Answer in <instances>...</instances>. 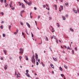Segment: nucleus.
Listing matches in <instances>:
<instances>
[{
	"mask_svg": "<svg viewBox=\"0 0 79 79\" xmlns=\"http://www.w3.org/2000/svg\"><path fill=\"white\" fill-rule=\"evenodd\" d=\"M17 78H18V77H20L18 75V74H17Z\"/></svg>",
	"mask_w": 79,
	"mask_h": 79,
	"instance_id": "nucleus-19",
	"label": "nucleus"
},
{
	"mask_svg": "<svg viewBox=\"0 0 79 79\" xmlns=\"http://www.w3.org/2000/svg\"><path fill=\"white\" fill-rule=\"evenodd\" d=\"M0 27H1V29H2L3 27V26H0Z\"/></svg>",
	"mask_w": 79,
	"mask_h": 79,
	"instance_id": "nucleus-33",
	"label": "nucleus"
},
{
	"mask_svg": "<svg viewBox=\"0 0 79 79\" xmlns=\"http://www.w3.org/2000/svg\"><path fill=\"white\" fill-rule=\"evenodd\" d=\"M1 15H3V13L1 12Z\"/></svg>",
	"mask_w": 79,
	"mask_h": 79,
	"instance_id": "nucleus-38",
	"label": "nucleus"
},
{
	"mask_svg": "<svg viewBox=\"0 0 79 79\" xmlns=\"http://www.w3.org/2000/svg\"><path fill=\"white\" fill-rule=\"evenodd\" d=\"M21 5H22V4H21V3H20L19 6H21Z\"/></svg>",
	"mask_w": 79,
	"mask_h": 79,
	"instance_id": "nucleus-58",
	"label": "nucleus"
},
{
	"mask_svg": "<svg viewBox=\"0 0 79 79\" xmlns=\"http://www.w3.org/2000/svg\"><path fill=\"white\" fill-rule=\"evenodd\" d=\"M62 52H63V53H65V52H64V51H63Z\"/></svg>",
	"mask_w": 79,
	"mask_h": 79,
	"instance_id": "nucleus-59",
	"label": "nucleus"
},
{
	"mask_svg": "<svg viewBox=\"0 0 79 79\" xmlns=\"http://www.w3.org/2000/svg\"><path fill=\"white\" fill-rule=\"evenodd\" d=\"M1 60H3V57H1Z\"/></svg>",
	"mask_w": 79,
	"mask_h": 79,
	"instance_id": "nucleus-32",
	"label": "nucleus"
},
{
	"mask_svg": "<svg viewBox=\"0 0 79 79\" xmlns=\"http://www.w3.org/2000/svg\"><path fill=\"white\" fill-rule=\"evenodd\" d=\"M26 74L27 75V77H30V76L29 75V74L28 73H26Z\"/></svg>",
	"mask_w": 79,
	"mask_h": 79,
	"instance_id": "nucleus-9",
	"label": "nucleus"
},
{
	"mask_svg": "<svg viewBox=\"0 0 79 79\" xmlns=\"http://www.w3.org/2000/svg\"><path fill=\"white\" fill-rule=\"evenodd\" d=\"M35 58L36 60H38V55H37V53H35Z\"/></svg>",
	"mask_w": 79,
	"mask_h": 79,
	"instance_id": "nucleus-3",
	"label": "nucleus"
},
{
	"mask_svg": "<svg viewBox=\"0 0 79 79\" xmlns=\"http://www.w3.org/2000/svg\"><path fill=\"white\" fill-rule=\"evenodd\" d=\"M35 58V56L34 55H33L32 57V60L31 61L33 64H35V60L34 58Z\"/></svg>",
	"mask_w": 79,
	"mask_h": 79,
	"instance_id": "nucleus-1",
	"label": "nucleus"
},
{
	"mask_svg": "<svg viewBox=\"0 0 79 79\" xmlns=\"http://www.w3.org/2000/svg\"><path fill=\"white\" fill-rule=\"evenodd\" d=\"M16 32L17 33H18V29L16 30Z\"/></svg>",
	"mask_w": 79,
	"mask_h": 79,
	"instance_id": "nucleus-49",
	"label": "nucleus"
},
{
	"mask_svg": "<svg viewBox=\"0 0 79 79\" xmlns=\"http://www.w3.org/2000/svg\"><path fill=\"white\" fill-rule=\"evenodd\" d=\"M10 8H12V7H13V6H11V5H10Z\"/></svg>",
	"mask_w": 79,
	"mask_h": 79,
	"instance_id": "nucleus-51",
	"label": "nucleus"
},
{
	"mask_svg": "<svg viewBox=\"0 0 79 79\" xmlns=\"http://www.w3.org/2000/svg\"><path fill=\"white\" fill-rule=\"evenodd\" d=\"M43 6L44 8H45V5H43Z\"/></svg>",
	"mask_w": 79,
	"mask_h": 79,
	"instance_id": "nucleus-46",
	"label": "nucleus"
},
{
	"mask_svg": "<svg viewBox=\"0 0 79 79\" xmlns=\"http://www.w3.org/2000/svg\"><path fill=\"white\" fill-rule=\"evenodd\" d=\"M8 6V4H7V3L6 4V6Z\"/></svg>",
	"mask_w": 79,
	"mask_h": 79,
	"instance_id": "nucleus-45",
	"label": "nucleus"
},
{
	"mask_svg": "<svg viewBox=\"0 0 79 79\" xmlns=\"http://www.w3.org/2000/svg\"><path fill=\"white\" fill-rule=\"evenodd\" d=\"M38 61L39 63H40V59H39V60H38Z\"/></svg>",
	"mask_w": 79,
	"mask_h": 79,
	"instance_id": "nucleus-60",
	"label": "nucleus"
},
{
	"mask_svg": "<svg viewBox=\"0 0 79 79\" xmlns=\"http://www.w3.org/2000/svg\"><path fill=\"white\" fill-rule=\"evenodd\" d=\"M59 69L61 71H63V69H62V68H61V67H59Z\"/></svg>",
	"mask_w": 79,
	"mask_h": 79,
	"instance_id": "nucleus-10",
	"label": "nucleus"
},
{
	"mask_svg": "<svg viewBox=\"0 0 79 79\" xmlns=\"http://www.w3.org/2000/svg\"><path fill=\"white\" fill-rule=\"evenodd\" d=\"M35 76H37V73H35Z\"/></svg>",
	"mask_w": 79,
	"mask_h": 79,
	"instance_id": "nucleus-54",
	"label": "nucleus"
},
{
	"mask_svg": "<svg viewBox=\"0 0 79 79\" xmlns=\"http://www.w3.org/2000/svg\"><path fill=\"white\" fill-rule=\"evenodd\" d=\"M61 76H62V77H64V75L63 74H61Z\"/></svg>",
	"mask_w": 79,
	"mask_h": 79,
	"instance_id": "nucleus-20",
	"label": "nucleus"
},
{
	"mask_svg": "<svg viewBox=\"0 0 79 79\" xmlns=\"http://www.w3.org/2000/svg\"><path fill=\"white\" fill-rule=\"evenodd\" d=\"M3 52H4L5 55H6V53H7V51L6 50H4Z\"/></svg>",
	"mask_w": 79,
	"mask_h": 79,
	"instance_id": "nucleus-7",
	"label": "nucleus"
},
{
	"mask_svg": "<svg viewBox=\"0 0 79 79\" xmlns=\"http://www.w3.org/2000/svg\"><path fill=\"white\" fill-rule=\"evenodd\" d=\"M10 5H12V2H10Z\"/></svg>",
	"mask_w": 79,
	"mask_h": 79,
	"instance_id": "nucleus-53",
	"label": "nucleus"
},
{
	"mask_svg": "<svg viewBox=\"0 0 79 79\" xmlns=\"http://www.w3.org/2000/svg\"><path fill=\"white\" fill-rule=\"evenodd\" d=\"M27 56H26V55H25V57H24V58H27Z\"/></svg>",
	"mask_w": 79,
	"mask_h": 79,
	"instance_id": "nucleus-26",
	"label": "nucleus"
},
{
	"mask_svg": "<svg viewBox=\"0 0 79 79\" xmlns=\"http://www.w3.org/2000/svg\"><path fill=\"white\" fill-rule=\"evenodd\" d=\"M61 48H67L68 49V50L69 49H70V48L68 47H66V46H64V47H62V46H61Z\"/></svg>",
	"mask_w": 79,
	"mask_h": 79,
	"instance_id": "nucleus-2",
	"label": "nucleus"
},
{
	"mask_svg": "<svg viewBox=\"0 0 79 79\" xmlns=\"http://www.w3.org/2000/svg\"><path fill=\"white\" fill-rule=\"evenodd\" d=\"M11 25H10V26H9V28L10 30V28H11Z\"/></svg>",
	"mask_w": 79,
	"mask_h": 79,
	"instance_id": "nucleus-27",
	"label": "nucleus"
},
{
	"mask_svg": "<svg viewBox=\"0 0 79 79\" xmlns=\"http://www.w3.org/2000/svg\"><path fill=\"white\" fill-rule=\"evenodd\" d=\"M70 31H72L73 32L74 31V30L73 29H72V28H70Z\"/></svg>",
	"mask_w": 79,
	"mask_h": 79,
	"instance_id": "nucleus-17",
	"label": "nucleus"
},
{
	"mask_svg": "<svg viewBox=\"0 0 79 79\" xmlns=\"http://www.w3.org/2000/svg\"><path fill=\"white\" fill-rule=\"evenodd\" d=\"M27 4L28 5L30 6L31 5H32V2H28V3Z\"/></svg>",
	"mask_w": 79,
	"mask_h": 79,
	"instance_id": "nucleus-8",
	"label": "nucleus"
},
{
	"mask_svg": "<svg viewBox=\"0 0 79 79\" xmlns=\"http://www.w3.org/2000/svg\"><path fill=\"white\" fill-rule=\"evenodd\" d=\"M31 15H32V12L30 13V16H31Z\"/></svg>",
	"mask_w": 79,
	"mask_h": 79,
	"instance_id": "nucleus-63",
	"label": "nucleus"
},
{
	"mask_svg": "<svg viewBox=\"0 0 79 79\" xmlns=\"http://www.w3.org/2000/svg\"><path fill=\"white\" fill-rule=\"evenodd\" d=\"M34 9L35 10H37V8L35 7H34Z\"/></svg>",
	"mask_w": 79,
	"mask_h": 79,
	"instance_id": "nucleus-42",
	"label": "nucleus"
},
{
	"mask_svg": "<svg viewBox=\"0 0 79 79\" xmlns=\"http://www.w3.org/2000/svg\"><path fill=\"white\" fill-rule=\"evenodd\" d=\"M72 53H73V54H74V50H72Z\"/></svg>",
	"mask_w": 79,
	"mask_h": 79,
	"instance_id": "nucleus-39",
	"label": "nucleus"
},
{
	"mask_svg": "<svg viewBox=\"0 0 79 79\" xmlns=\"http://www.w3.org/2000/svg\"><path fill=\"white\" fill-rule=\"evenodd\" d=\"M7 65H5L4 67V69H5V70H6V69H7Z\"/></svg>",
	"mask_w": 79,
	"mask_h": 79,
	"instance_id": "nucleus-6",
	"label": "nucleus"
},
{
	"mask_svg": "<svg viewBox=\"0 0 79 79\" xmlns=\"http://www.w3.org/2000/svg\"><path fill=\"white\" fill-rule=\"evenodd\" d=\"M46 39L47 41H48V38H47V37H46Z\"/></svg>",
	"mask_w": 79,
	"mask_h": 79,
	"instance_id": "nucleus-23",
	"label": "nucleus"
},
{
	"mask_svg": "<svg viewBox=\"0 0 79 79\" xmlns=\"http://www.w3.org/2000/svg\"><path fill=\"white\" fill-rule=\"evenodd\" d=\"M64 68H66V69H68V67L66 66H64Z\"/></svg>",
	"mask_w": 79,
	"mask_h": 79,
	"instance_id": "nucleus-24",
	"label": "nucleus"
},
{
	"mask_svg": "<svg viewBox=\"0 0 79 79\" xmlns=\"http://www.w3.org/2000/svg\"><path fill=\"white\" fill-rule=\"evenodd\" d=\"M42 66H45V64H43V63H42Z\"/></svg>",
	"mask_w": 79,
	"mask_h": 79,
	"instance_id": "nucleus-29",
	"label": "nucleus"
},
{
	"mask_svg": "<svg viewBox=\"0 0 79 79\" xmlns=\"http://www.w3.org/2000/svg\"><path fill=\"white\" fill-rule=\"evenodd\" d=\"M52 74H54V72L53 71H52Z\"/></svg>",
	"mask_w": 79,
	"mask_h": 79,
	"instance_id": "nucleus-55",
	"label": "nucleus"
},
{
	"mask_svg": "<svg viewBox=\"0 0 79 79\" xmlns=\"http://www.w3.org/2000/svg\"><path fill=\"white\" fill-rule=\"evenodd\" d=\"M31 36L32 37H33V36H34V35H33V34H32V33H31Z\"/></svg>",
	"mask_w": 79,
	"mask_h": 79,
	"instance_id": "nucleus-36",
	"label": "nucleus"
},
{
	"mask_svg": "<svg viewBox=\"0 0 79 79\" xmlns=\"http://www.w3.org/2000/svg\"><path fill=\"white\" fill-rule=\"evenodd\" d=\"M36 65L37 66H38V65H39V63L38 62H36Z\"/></svg>",
	"mask_w": 79,
	"mask_h": 79,
	"instance_id": "nucleus-25",
	"label": "nucleus"
},
{
	"mask_svg": "<svg viewBox=\"0 0 79 79\" xmlns=\"http://www.w3.org/2000/svg\"><path fill=\"white\" fill-rule=\"evenodd\" d=\"M16 75H17V73H16V72L15 71V76H16Z\"/></svg>",
	"mask_w": 79,
	"mask_h": 79,
	"instance_id": "nucleus-43",
	"label": "nucleus"
},
{
	"mask_svg": "<svg viewBox=\"0 0 79 79\" xmlns=\"http://www.w3.org/2000/svg\"><path fill=\"white\" fill-rule=\"evenodd\" d=\"M11 10H15V7L11 8Z\"/></svg>",
	"mask_w": 79,
	"mask_h": 79,
	"instance_id": "nucleus-30",
	"label": "nucleus"
},
{
	"mask_svg": "<svg viewBox=\"0 0 79 79\" xmlns=\"http://www.w3.org/2000/svg\"><path fill=\"white\" fill-rule=\"evenodd\" d=\"M24 10L21 11V14H22V13H24Z\"/></svg>",
	"mask_w": 79,
	"mask_h": 79,
	"instance_id": "nucleus-18",
	"label": "nucleus"
},
{
	"mask_svg": "<svg viewBox=\"0 0 79 79\" xmlns=\"http://www.w3.org/2000/svg\"><path fill=\"white\" fill-rule=\"evenodd\" d=\"M22 34L23 35H24V33H23V32H22Z\"/></svg>",
	"mask_w": 79,
	"mask_h": 79,
	"instance_id": "nucleus-47",
	"label": "nucleus"
},
{
	"mask_svg": "<svg viewBox=\"0 0 79 79\" xmlns=\"http://www.w3.org/2000/svg\"><path fill=\"white\" fill-rule=\"evenodd\" d=\"M17 34V32H15L14 33V34Z\"/></svg>",
	"mask_w": 79,
	"mask_h": 79,
	"instance_id": "nucleus-50",
	"label": "nucleus"
},
{
	"mask_svg": "<svg viewBox=\"0 0 79 79\" xmlns=\"http://www.w3.org/2000/svg\"><path fill=\"white\" fill-rule=\"evenodd\" d=\"M50 66L51 68H54V66L53 65V64H51Z\"/></svg>",
	"mask_w": 79,
	"mask_h": 79,
	"instance_id": "nucleus-11",
	"label": "nucleus"
},
{
	"mask_svg": "<svg viewBox=\"0 0 79 79\" xmlns=\"http://www.w3.org/2000/svg\"><path fill=\"white\" fill-rule=\"evenodd\" d=\"M59 9H60L59 10V11H61V10L60 8H59Z\"/></svg>",
	"mask_w": 79,
	"mask_h": 79,
	"instance_id": "nucleus-48",
	"label": "nucleus"
},
{
	"mask_svg": "<svg viewBox=\"0 0 79 79\" xmlns=\"http://www.w3.org/2000/svg\"><path fill=\"white\" fill-rule=\"evenodd\" d=\"M30 18H32V16L30 15Z\"/></svg>",
	"mask_w": 79,
	"mask_h": 79,
	"instance_id": "nucleus-61",
	"label": "nucleus"
},
{
	"mask_svg": "<svg viewBox=\"0 0 79 79\" xmlns=\"http://www.w3.org/2000/svg\"><path fill=\"white\" fill-rule=\"evenodd\" d=\"M38 19H39V18H40V15L38 17Z\"/></svg>",
	"mask_w": 79,
	"mask_h": 79,
	"instance_id": "nucleus-62",
	"label": "nucleus"
},
{
	"mask_svg": "<svg viewBox=\"0 0 79 79\" xmlns=\"http://www.w3.org/2000/svg\"><path fill=\"white\" fill-rule=\"evenodd\" d=\"M19 58L20 60H21L22 58V57H21V56H19Z\"/></svg>",
	"mask_w": 79,
	"mask_h": 79,
	"instance_id": "nucleus-21",
	"label": "nucleus"
},
{
	"mask_svg": "<svg viewBox=\"0 0 79 79\" xmlns=\"http://www.w3.org/2000/svg\"><path fill=\"white\" fill-rule=\"evenodd\" d=\"M53 59L54 60V61H57V59L56 58H55L54 57H53Z\"/></svg>",
	"mask_w": 79,
	"mask_h": 79,
	"instance_id": "nucleus-12",
	"label": "nucleus"
},
{
	"mask_svg": "<svg viewBox=\"0 0 79 79\" xmlns=\"http://www.w3.org/2000/svg\"><path fill=\"white\" fill-rule=\"evenodd\" d=\"M26 73H29V70H26Z\"/></svg>",
	"mask_w": 79,
	"mask_h": 79,
	"instance_id": "nucleus-22",
	"label": "nucleus"
},
{
	"mask_svg": "<svg viewBox=\"0 0 79 79\" xmlns=\"http://www.w3.org/2000/svg\"><path fill=\"white\" fill-rule=\"evenodd\" d=\"M77 13V10H75V13Z\"/></svg>",
	"mask_w": 79,
	"mask_h": 79,
	"instance_id": "nucleus-28",
	"label": "nucleus"
},
{
	"mask_svg": "<svg viewBox=\"0 0 79 79\" xmlns=\"http://www.w3.org/2000/svg\"><path fill=\"white\" fill-rule=\"evenodd\" d=\"M20 24H21V25H23V23L22 22H20Z\"/></svg>",
	"mask_w": 79,
	"mask_h": 79,
	"instance_id": "nucleus-41",
	"label": "nucleus"
},
{
	"mask_svg": "<svg viewBox=\"0 0 79 79\" xmlns=\"http://www.w3.org/2000/svg\"><path fill=\"white\" fill-rule=\"evenodd\" d=\"M29 60V59H28V57H27L26 58V60H27H27Z\"/></svg>",
	"mask_w": 79,
	"mask_h": 79,
	"instance_id": "nucleus-35",
	"label": "nucleus"
},
{
	"mask_svg": "<svg viewBox=\"0 0 79 79\" xmlns=\"http://www.w3.org/2000/svg\"><path fill=\"white\" fill-rule=\"evenodd\" d=\"M0 1H1V3H2V2H3V0H1Z\"/></svg>",
	"mask_w": 79,
	"mask_h": 79,
	"instance_id": "nucleus-44",
	"label": "nucleus"
},
{
	"mask_svg": "<svg viewBox=\"0 0 79 79\" xmlns=\"http://www.w3.org/2000/svg\"><path fill=\"white\" fill-rule=\"evenodd\" d=\"M56 43L57 44H58V39H56Z\"/></svg>",
	"mask_w": 79,
	"mask_h": 79,
	"instance_id": "nucleus-31",
	"label": "nucleus"
},
{
	"mask_svg": "<svg viewBox=\"0 0 79 79\" xmlns=\"http://www.w3.org/2000/svg\"><path fill=\"white\" fill-rule=\"evenodd\" d=\"M59 42H61V40H59Z\"/></svg>",
	"mask_w": 79,
	"mask_h": 79,
	"instance_id": "nucleus-56",
	"label": "nucleus"
},
{
	"mask_svg": "<svg viewBox=\"0 0 79 79\" xmlns=\"http://www.w3.org/2000/svg\"><path fill=\"white\" fill-rule=\"evenodd\" d=\"M65 5H68V3H65Z\"/></svg>",
	"mask_w": 79,
	"mask_h": 79,
	"instance_id": "nucleus-52",
	"label": "nucleus"
},
{
	"mask_svg": "<svg viewBox=\"0 0 79 79\" xmlns=\"http://www.w3.org/2000/svg\"><path fill=\"white\" fill-rule=\"evenodd\" d=\"M24 2L27 3V4L28 3V2H27V0H23Z\"/></svg>",
	"mask_w": 79,
	"mask_h": 79,
	"instance_id": "nucleus-13",
	"label": "nucleus"
},
{
	"mask_svg": "<svg viewBox=\"0 0 79 79\" xmlns=\"http://www.w3.org/2000/svg\"><path fill=\"white\" fill-rule=\"evenodd\" d=\"M20 52H19V53L20 54H21V55H22L23 54V51H24V50H20Z\"/></svg>",
	"mask_w": 79,
	"mask_h": 79,
	"instance_id": "nucleus-4",
	"label": "nucleus"
},
{
	"mask_svg": "<svg viewBox=\"0 0 79 79\" xmlns=\"http://www.w3.org/2000/svg\"><path fill=\"white\" fill-rule=\"evenodd\" d=\"M65 17H66V18H68V15H65Z\"/></svg>",
	"mask_w": 79,
	"mask_h": 79,
	"instance_id": "nucleus-34",
	"label": "nucleus"
},
{
	"mask_svg": "<svg viewBox=\"0 0 79 79\" xmlns=\"http://www.w3.org/2000/svg\"><path fill=\"white\" fill-rule=\"evenodd\" d=\"M77 75L78 76H79V73H77Z\"/></svg>",
	"mask_w": 79,
	"mask_h": 79,
	"instance_id": "nucleus-64",
	"label": "nucleus"
},
{
	"mask_svg": "<svg viewBox=\"0 0 79 79\" xmlns=\"http://www.w3.org/2000/svg\"><path fill=\"white\" fill-rule=\"evenodd\" d=\"M55 7L56 10H57V6H56V5H55Z\"/></svg>",
	"mask_w": 79,
	"mask_h": 79,
	"instance_id": "nucleus-15",
	"label": "nucleus"
},
{
	"mask_svg": "<svg viewBox=\"0 0 79 79\" xmlns=\"http://www.w3.org/2000/svg\"><path fill=\"white\" fill-rule=\"evenodd\" d=\"M3 36L5 37V34H3Z\"/></svg>",
	"mask_w": 79,
	"mask_h": 79,
	"instance_id": "nucleus-37",
	"label": "nucleus"
},
{
	"mask_svg": "<svg viewBox=\"0 0 79 79\" xmlns=\"http://www.w3.org/2000/svg\"><path fill=\"white\" fill-rule=\"evenodd\" d=\"M63 18V20H65L66 19V18L65 17H64V16H62V17Z\"/></svg>",
	"mask_w": 79,
	"mask_h": 79,
	"instance_id": "nucleus-16",
	"label": "nucleus"
},
{
	"mask_svg": "<svg viewBox=\"0 0 79 79\" xmlns=\"http://www.w3.org/2000/svg\"><path fill=\"white\" fill-rule=\"evenodd\" d=\"M22 8H24V5L23 4V3H22Z\"/></svg>",
	"mask_w": 79,
	"mask_h": 79,
	"instance_id": "nucleus-14",
	"label": "nucleus"
},
{
	"mask_svg": "<svg viewBox=\"0 0 79 79\" xmlns=\"http://www.w3.org/2000/svg\"><path fill=\"white\" fill-rule=\"evenodd\" d=\"M28 27H29V28H30L31 27V26H30V25H29V23H26Z\"/></svg>",
	"mask_w": 79,
	"mask_h": 79,
	"instance_id": "nucleus-5",
	"label": "nucleus"
},
{
	"mask_svg": "<svg viewBox=\"0 0 79 79\" xmlns=\"http://www.w3.org/2000/svg\"><path fill=\"white\" fill-rule=\"evenodd\" d=\"M49 20H51V17H49Z\"/></svg>",
	"mask_w": 79,
	"mask_h": 79,
	"instance_id": "nucleus-57",
	"label": "nucleus"
},
{
	"mask_svg": "<svg viewBox=\"0 0 79 79\" xmlns=\"http://www.w3.org/2000/svg\"><path fill=\"white\" fill-rule=\"evenodd\" d=\"M4 3H6V0H4Z\"/></svg>",
	"mask_w": 79,
	"mask_h": 79,
	"instance_id": "nucleus-40",
	"label": "nucleus"
}]
</instances>
